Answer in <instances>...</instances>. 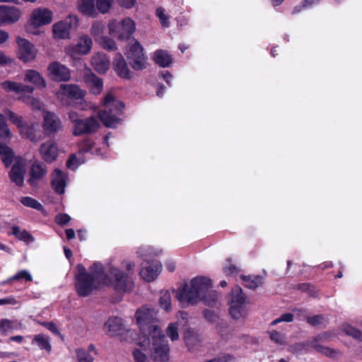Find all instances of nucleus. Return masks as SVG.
<instances>
[{
  "instance_id": "49530a36",
  "label": "nucleus",
  "mask_w": 362,
  "mask_h": 362,
  "mask_svg": "<svg viewBox=\"0 0 362 362\" xmlns=\"http://www.w3.org/2000/svg\"><path fill=\"white\" fill-rule=\"evenodd\" d=\"M114 0H95V6L98 11L106 13L109 11Z\"/></svg>"
},
{
  "instance_id": "69168bd1",
  "label": "nucleus",
  "mask_w": 362,
  "mask_h": 362,
  "mask_svg": "<svg viewBox=\"0 0 362 362\" xmlns=\"http://www.w3.org/2000/svg\"><path fill=\"white\" fill-rule=\"evenodd\" d=\"M33 90H34V88L33 86L18 83V93H32L33 92Z\"/></svg>"
},
{
  "instance_id": "e433bc0d",
  "label": "nucleus",
  "mask_w": 362,
  "mask_h": 362,
  "mask_svg": "<svg viewBox=\"0 0 362 362\" xmlns=\"http://www.w3.org/2000/svg\"><path fill=\"white\" fill-rule=\"evenodd\" d=\"M4 112L8 117L9 120L17 127L18 130H20L25 124V122L22 116L18 115L8 109L5 110Z\"/></svg>"
},
{
  "instance_id": "3c124183",
  "label": "nucleus",
  "mask_w": 362,
  "mask_h": 362,
  "mask_svg": "<svg viewBox=\"0 0 362 362\" xmlns=\"http://www.w3.org/2000/svg\"><path fill=\"white\" fill-rule=\"evenodd\" d=\"M325 315H316L313 316H305V320L311 326L315 327L322 325L325 321Z\"/></svg>"
},
{
  "instance_id": "39448f33",
  "label": "nucleus",
  "mask_w": 362,
  "mask_h": 362,
  "mask_svg": "<svg viewBox=\"0 0 362 362\" xmlns=\"http://www.w3.org/2000/svg\"><path fill=\"white\" fill-rule=\"evenodd\" d=\"M247 296L243 293L242 288L235 286L228 298V305L229 306V314L230 317L235 320H240L246 318L247 315Z\"/></svg>"
},
{
  "instance_id": "f704fd0d",
  "label": "nucleus",
  "mask_w": 362,
  "mask_h": 362,
  "mask_svg": "<svg viewBox=\"0 0 362 362\" xmlns=\"http://www.w3.org/2000/svg\"><path fill=\"white\" fill-rule=\"evenodd\" d=\"M240 278L245 283V286L250 289H255L262 284V279L259 276L241 275Z\"/></svg>"
},
{
  "instance_id": "f8f14e48",
  "label": "nucleus",
  "mask_w": 362,
  "mask_h": 362,
  "mask_svg": "<svg viewBox=\"0 0 362 362\" xmlns=\"http://www.w3.org/2000/svg\"><path fill=\"white\" fill-rule=\"evenodd\" d=\"M77 124L76 127H73V134L74 136L95 134L100 127V122L93 116L81 119Z\"/></svg>"
},
{
  "instance_id": "6ab92c4d",
  "label": "nucleus",
  "mask_w": 362,
  "mask_h": 362,
  "mask_svg": "<svg viewBox=\"0 0 362 362\" xmlns=\"http://www.w3.org/2000/svg\"><path fill=\"white\" fill-rule=\"evenodd\" d=\"M21 16V11L14 6H0V25L12 24Z\"/></svg>"
},
{
  "instance_id": "4d7b16f0",
  "label": "nucleus",
  "mask_w": 362,
  "mask_h": 362,
  "mask_svg": "<svg viewBox=\"0 0 362 362\" xmlns=\"http://www.w3.org/2000/svg\"><path fill=\"white\" fill-rule=\"evenodd\" d=\"M203 314L204 317L210 322L217 323L219 321V317L214 311L205 309L203 310Z\"/></svg>"
},
{
  "instance_id": "f257e3e1",
  "label": "nucleus",
  "mask_w": 362,
  "mask_h": 362,
  "mask_svg": "<svg viewBox=\"0 0 362 362\" xmlns=\"http://www.w3.org/2000/svg\"><path fill=\"white\" fill-rule=\"evenodd\" d=\"M211 281L204 276L194 278L190 284H186L179 288L176 293L177 299L185 305H194L199 300L204 301L205 305L211 307H217L218 295L215 291H211Z\"/></svg>"
},
{
  "instance_id": "423d86ee",
  "label": "nucleus",
  "mask_w": 362,
  "mask_h": 362,
  "mask_svg": "<svg viewBox=\"0 0 362 362\" xmlns=\"http://www.w3.org/2000/svg\"><path fill=\"white\" fill-rule=\"evenodd\" d=\"M125 54L129 64L136 71L144 69L146 67V57L144 54V49L139 41L132 39L128 44Z\"/></svg>"
},
{
  "instance_id": "c85d7f7f",
  "label": "nucleus",
  "mask_w": 362,
  "mask_h": 362,
  "mask_svg": "<svg viewBox=\"0 0 362 362\" xmlns=\"http://www.w3.org/2000/svg\"><path fill=\"white\" fill-rule=\"evenodd\" d=\"M25 172V170L23 165L19 163L14 164L8 174L11 181L18 187H23Z\"/></svg>"
},
{
  "instance_id": "c03bdc74",
  "label": "nucleus",
  "mask_w": 362,
  "mask_h": 362,
  "mask_svg": "<svg viewBox=\"0 0 362 362\" xmlns=\"http://www.w3.org/2000/svg\"><path fill=\"white\" fill-rule=\"evenodd\" d=\"M159 303L161 308L166 311L170 310L171 307V297L169 291H165L161 292V296L159 298Z\"/></svg>"
},
{
  "instance_id": "7c9ffc66",
  "label": "nucleus",
  "mask_w": 362,
  "mask_h": 362,
  "mask_svg": "<svg viewBox=\"0 0 362 362\" xmlns=\"http://www.w3.org/2000/svg\"><path fill=\"white\" fill-rule=\"evenodd\" d=\"M24 81L32 83L40 88H44L47 86L45 80L40 74L33 69H28L25 71Z\"/></svg>"
},
{
  "instance_id": "dca6fc26",
  "label": "nucleus",
  "mask_w": 362,
  "mask_h": 362,
  "mask_svg": "<svg viewBox=\"0 0 362 362\" xmlns=\"http://www.w3.org/2000/svg\"><path fill=\"white\" fill-rule=\"evenodd\" d=\"M82 78L90 93L96 95L100 94L103 88L102 78L98 77L90 69L84 70Z\"/></svg>"
},
{
  "instance_id": "2eb2a0df",
  "label": "nucleus",
  "mask_w": 362,
  "mask_h": 362,
  "mask_svg": "<svg viewBox=\"0 0 362 362\" xmlns=\"http://www.w3.org/2000/svg\"><path fill=\"white\" fill-rule=\"evenodd\" d=\"M110 275L114 278L115 288L119 292L129 291L133 288V282L129 276L117 268H111Z\"/></svg>"
},
{
  "instance_id": "5fc2aeb1",
  "label": "nucleus",
  "mask_w": 362,
  "mask_h": 362,
  "mask_svg": "<svg viewBox=\"0 0 362 362\" xmlns=\"http://www.w3.org/2000/svg\"><path fill=\"white\" fill-rule=\"evenodd\" d=\"M18 83L11 81H6L2 83H1V86L2 88H4L6 92H15L16 93H18Z\"/></svg>"
},
{
  "instance_id": "9d476101",
  "label": "nucleus",
  "mask_w": 362,
  "mask_h": 362,
  "mask_svg": "<svg viewBox=\"0 0 362 362\" xmlns=\"http://www.w3.org/2000/svg\"><path fill=\"white\" fill-rule=\"evenodd\" d=\"M77 27V18L74 16H69L64 21L58 22L53 25L54 37L59 39L69 37L70 31Z\"/></svg>"
},
{
  "instance_id": "680f3d73",
  "label": "nucleus",
  "mask_w": 362,
  "mask_h": 362,
  "mask_svg": "<svg viewBox=\"0 0 362 362\" xmlns=\"http://www.w3.org/2000/svg\"><path fill=\"white\" fill-rule=\"evenodd\" d=\"M270 339L273 341L279 344H284V337L279 332L276 331H272L270 333Z\"/></svg>"
},
{
  "instance_id": "58836bf2",
  "label": "nucleus",
  "mask_w": 362,
  "mask_h": 362,
  "mask_svg": "<svg viewBox=\"0 0 362 362\" xmlns=\"http://www.w3.org/2000/svg\"><path fill=\"white\" fill-rule=\"evenodd\" d=\"M37 345L41 348L50 351L52 350V346L49 344V338L43 334L35 335L33 339Z\"/></svg>"
},
{
  "instance_id": "2f4dec72",
  "label": "nucleus",
  "mask_w": 362,
  "mask_h": 362,
  "mask_svg": "<svg viewBox=\"0 0 362 362\" xmlns=\"http://www.w3.org/2000/svg\"><path fill=\"white\" fill-rule=\"evenodd\" d=\"M105 328L107 329V332L113 335L117 332L123 329V324L121 318L117 317H112L109 318L105 324Z\"/></svg>"
},
{
  "instance_id": "37998d69",
  "label": "nucleus",
  "mask_w": 362,
  "mask_h": 362,
  "mask_svg": "<svg viewBox=\"0 0 362 362\" xmlns=\"http://www.w3.org/2000/svg\"><path fill=\"white\" fill-rule=\"evenodd\" d=\"M178 327L177 322L170 323L168 326L165 332L171 341H176L179 339Z\"/></svg>"
},
{
  "instance_id": "9b49d317",
  "label": "nucleus",
  "mask_w": 362,
  "mask_h": 362,
  "mask_svg": "<svg viewBox=\"0 0 362 362\" xmlns=\"http://www.w3.org/2000/svg\"><path fill=\"white\" fill-rule=\"evenodd\" d=\"M48 76L56 82L68 81L71 78L70 70L59 62H53L47 67Z\"/></svg>"
},
{
  "instance_id": "ea45409f",
  "label": "nucleus",
  "mask_w": 362,
  "mask_h": 362,
  "mask_svg": "<svg viewBox=\"0 0 362 362\" xmlns=\"http://www.w3.org/2000/svg\"><path fill=\"white\" fill-rule=\"evenodd\" d=\"M341 329L346 334L351 336L356 339L362 340V332L359 329L349 325H344Z\"/></svg>"
},
{
  "instance_id": "09e8293b",
  "label": "nucleus",
  "mask_w": 362,
  "mask_h": 362,
  "mask_svg": "<svg viewBox=\"0 0 362 362\" xmlns=\"http://www.w3.org/2000/svg\"><path fill=\"white\" fill-rule=\"evenodd\" d=\"M105 26L100 22H95L90 28V33L95 38V40H98V37H101L102 34L104 33Z\"/></svg>"
},
{
  "instance_id": "b1692460",
  "label": "nucleus",
  "mask_w": 362,
  "mask_h": 362,
  "mask_svg": "<svg viewBox=\"0 0 362 362\" xmlns=\"http://www.w3.org/2000/svg\"><path fill=\"white\" fill-rule=\"evenodd\" d=\"M21 135L29 139L30 141L36 143L41 140V136L39 132V125L37 123L27 124L21 127L19 130Z\"/></svg>"
},
{
  "instance_id": "338daca9",
  "label": "nucleus",
  "mask_w": 362,
  "mask_h": 362,
  "mask_svg": "<svg viewBox=\"0 0 362 362\" xmlns=\"http://www.w3.org/2000/svg\"><path fill=\"white\" fill-rule=\"evenodd\" d=\"M68 117L70 121L74 124L73 127H76L78 125V122H79L81 120L78 113L74 111L69 112Z\"/></svg>"
},
{
  "instance_id": "473e14b6",
  "label": "nucleus",
  "mask_w": 362,
  "mask_h": 362,
  "mask_svg": "<svg viewBox=\"0 0 362 362\" xmlns=\"http://www.w3.org/2000/svg\"><path fill=\"white\" fill-rule=\"evenodd\" d=\"M153 59L156 64L161 67H168L172 63L171 57L164 50H157L154 53Z\"/></svg>"
},
{
  "instance_id": "72a5a7b5",
  "label": "nucleus",
  "mask_w": 362,
  "mask_h": 362,
  "mask_svg": "<svg viewBox=\"0 0 362 362\" xmlns=\"http://www.w3.org/2000/svg\"><path fill=\"white\" fill-rule=\"evenodd\" d=\"M0 156L6 167L13 162V152L12 149L2 143H0Z\"/></svg>"
},
{
  "instance_id": "0e129e2a",
  "label": "nucleus",
  "mask_w": 362,
  "mask_h": 362,
  "mask_svg": "<svg viewBox=\"0 0 362 362\" xmlns=\"http://www.w3.org/2000/svg\"><path fill=\"white\" fill-rule=\"evenodd\" d=\"M42 325L45 327L47 329L53 332L54 334L57 335H60V332L58 330V328L56 325V324L53 322H42Z\"/></svg>"
},
{
  "instance_id": "774afa93",
  "label": "nucleus",
  "mask_w": 362,
  "mask_h": 362,
  "mask_svg": "<svg viewBox=\"0 0 362 362\" xmlns=\"http://www.w3.org/2000/svg\"><path fill=\"white\" fill-rule=\"evenodd\" d=\"M76 157L74 155L70 156L69 160L66 161V165L69 168H75L77 166Z\"/></svg>"
},
{
  "instance_id": "ddd939ff",
  "label": "nucleus",
  "mask_w": 362,
  "mask_h": 362,
  "mask_svg": "<svg viewBox=\"0 0 362 362\" xmlns=\"http://www.w3.org/2000/svg\"><path fill=\"white\" fill-rule=\"evenodd\" d=\"M136 320L146 335H148V328L156 320L157 311L153 308H142L136 313Z\"/></svg>"
},
{
  "instance_id": "cd10ccee",
  "label": "nucleus",
  "mask_w": 362,
  "mask_h": 362,
  "mask_svg": "<svg viewBox=\"0 0 362 362\" xmlns=\"http://www.w3.org/2000/svg\"><path fill=\"white\" fill-rule=\"evenodd\" d=\"M51 185L52 189L58 194H64L66 187L65 175L59 169H55L52 173Z\"/></svg>"
},
{
  "instance_id": "20e7f679",
  "label": "nucleus",
  "mask_w": 362,
  "mask_h": 362,
  "mask_svg": "<svg viewBox=\"0 0 362 362\" xmlns=\"http://www.w3.org/2000/svg\"><path fill=\"white\" fill-rule=\"evenodd\" d=\"M148 341L151 343L152 359L156 362H167L169 360L170 348L165 335L158 325L148 327Z\"/></svg>"
},
{
  "instance_id": "4468645a",
  "label": "nucleus",
  "mask_w": 362,
  "mask_h": 362,
  "mask_svg": "<svg viewBox=\"0 0 362 362\" xmlns=\"http://www.w3.org/2000/svg\"><path fill=\"white\" fill-rule=\"evenodd\" d=\"M86 91L81 89L76 84L62 83L59 86V89L57 92V97L62 101L66 97L71 99L78 100L85 96Z\"/></svg>"
},
{
  "instance_id": "de8ad7c7",
  "label": "nucleus",
  "mask_w": 362,
  "mask_h": 362,
  "mask_svg": "<svg viewBox=\"0 0 362 362\" xmlns=\"http://www.w3.org/2000/svg\"><path fill=\"white\" fill-rule=\"evenodd\" d=\"M24 279L27 281H31L33 280L31 275L28 273V272L25 270H22L18 272L16 275L11 276L8 280L4 281L3 284L9 283L12 281H18L20 279Z\"/></svg>"
},
{
  "instance_id": "6e6d98bb",
  "label": "nucleus",
  "mask_w": 362,
  "mask_h": 362,
  "mask_svg": "<svg viewBox=\"0 0 362 362\" xmlns=\"http://www.w3.org/2000/svg\"><path fill=\"white\" fill-rule=\"evenodd\" d=\"M23 101L30 106L33 110H40L41 108L40 102L33 97L28 96L23 98Z\"/></svg>"
},
{
  "instance_id": "603ef678",
  "label": "nucleus",
  "mask_w": 362,
  "mask_h": 362,
  "mask_svg": "<svg viewBox=\"0 0 362 362\" xmlns=\"http://www.w3.org/2000/svg\"><path fill=\"white\" fill-rule=\"evenodd\" d=\"M77 360L78 362H93V358L88 351L84 349H78L76 351Z\"/></svg>"
},
{
  "instance_id": "c9c22d12",
  "label": "nucleus",
  "mask_w": 362,
  "mask_h": 362,
  "mask_svg": "<svg viewBox=\"0 0 362 362\" xmlns=\"http://www.w3.org/2000/svg\"><path fill=\"white\" fill-rule=\"evenodd\" d=\"M12 234L18 240L25 242H33L34 238L25 230H21L20 227L14 226L12 227Z\"/></svg>"
},
{
  "instance_id": "a211bd4d",
  "label": "nucleus",
  "mask_w": 362,
  "mask_h": 362,
  "mask_svg": "<svg viewBox=\"0 0 362 362\" xmlns=\"http://www.w3.org/2000/svg\"><path fill=\"white\" fill-rule=\"evenodd\" d=\"M329 337L330 336L327 332H324L309 339L310 341L312 342L311 347H313L317 352L326 356L333 358L336 356L337 353V351L327 346H323L319 344L320 341H328Z\"/></svg>"
},
{
  "instance_id": "4c0bfd02",
  "label": "nucleus",
  "mask_w": 362,
  "mask_h": 362,
  "mask_svg": "<svg viewBox=\"0 0 362 362\" xmlns=\"http://www.w3.org/2000/svg\"><path fill=\"white\" fill-rule=\"evenodd\" d=\"M312 342L310 341V339L303 341V342H297L293 344H291L288 346V351L293 354H298L301 352L303 350L305 349L308 346H311Z\"/></svg>"
},
{
  "instance_id": "4be33fe9",
  "label": "nucleus",
  "mask_w": 362,
  "mask_h": 362,
  "mask_svg": "<svg viewBox=\"0 0 362 362\" xmlns=\"http://www.w3.org/2000/svg\"><path fill=\"white\" fill-rule=\"evenodd\" d=\"M39 151L42 158L47 163L53 162L58 155L57 146L52 141L42 144L40 146Z\"/></svg>"
},
{
  "instance_id": "8fccbe9b",
  "label": "nucleus",
  "mask_w": 362,
  "mask_h": 362,
  "mask_svg": "<svg viewBox=\"0 0 362 362\" xmlns=\"http://www.w3.org/2000/svg\"><path fill=\"white\" fill-rule=\"evenodd\" d=\"M12 136V134L9 130L8 125L5 121V119L0 123V139L2 140H10Z\"/></svg>"
},
{
  "instance_id": "0eeeda50",
  "label": "nucleus",
  "mask_w": 362,
  "mask_h": 362,
  "mask_svg": "<svg viewBox=\"0 0 362 362\" xmlns=\"http://www.w3.org/2000/svg\"><path fill=\"white\" fill-rule=\"evenodd\" d=\"M109 33L115 35L118 40H127L134 33L136 27L134 22L129 18H126L117 22L112 20L108 25Z\"/></svg>"
},
{
  "instance_id": "a18cd8bd",
  "label": "nucleus",
  "mask_w": 362,
  "mask_h": 362,
  "mask_svg": "<svg viewBox=\"0 0 362 362\" xmlns=\"http://www.w3.org/2000/svg\"><path fill=\"white\" fill-rule=\"evenodd\" d=\"M21 202L26 206L41 211L43 209L42 205L38 202L36 199L29 197H23L21 200Z\"/></svg>"
},
{
  "instance_id": "7ed1b4c3",
  "label": "nucleus",
  "mask_w": 362,
  "mask_h": 362,
  "mask_svg": "<svg viewBox=\"0 0 362 362\" xmlns=\"http://www.w3.org/2000/svg\"><path fill=\"white\" fill-rule=\"evenodd\" d=\"M104 110L98 112V116L103 124L110 128L115 126L122 122L119 116L122 114L124 108L123 102L117 100L112 93H107L103 98Z\"/></svg>"
},
{
  "instance_id": "f03ea898",
  "label": "nucleus",
  "mask_w": 362,
  "mask_h": 362,
  "mask_svg": "<svg viewBox=\"0 0 362 362\" xmlns=\"http://www.w3.org/2000/svg\"><path fill=\"white\" fill-rule=\"evenodd\" d=\"M76 269V289L80 296L86 297L90 295L100 284L107 281V276L100 263H94L90 267V272H88L81 264H78Z\"/></svg>"
},
{
  "instance_id": "052dcab7",
  "label": "nucleus",
  "mask_w": 362,
  "mask_h": 362,
  "mask_svg": "<svg viewBox=\"0 0 362 362\" xmlns=\"http://www.w3.org/2000/svg\"><path fill=\"white\" fill-rule=\"evenodd\" d=\"M71 217L66 214H59L55 216V222L61 226H64L69 222Z\"/></svg>"
},
{
  "instance_id": "1a4fd4ad",
  "label": "nucleus",
  "mask_w": 362,
  "mask_h": 362,
  "mask_svg": "<svg viewBox=\"0 0 362 362\" xmlns=\"http://www.w3.org/2000/svg\"><path fill=\"white\" fill-rule=\"evenodd\" d=\"M16 42L18 47V58L23 62L33 61L36 58L37 50L35 45L25 38L18 37Z\"/></svg>"
},
{
  "instance_id": "a19ab883",
  "label": "nucleus",
  "mask_w": 362,
  "mask_h": 362,
  "mask_svg": "<svg viewBox=\"0 0 362 362\" xmlns=\"http://www.w3.org/2000/svg\"><path fill=\"white\" fill-rule=\"evenodd\" d=\"M217 332L221 336L222 338L228 339L230 333L228 332V325L224 320H219L216 325Z\"/></svg>"
},
{
  "instance_id": "e2e57ef3",
  "label": "nucleus",
  "mask_w": 362,
  "mask_h": 362,
  "mask_svg": "<svg viewBox=\"0 0 362 362\" xmlns=\"http://www.w3.org/2000/svg\"><path fill=\"white\" fill-rule=\"evenodd\" d=\"M156 15L159 18L163 26L168 27L169 25V22L168 21V18L165 15L164 10L162 8H157Z\"/></svg>"
},
{
  "instance_id": "c756f323",
  "label": "nucleus",
  "mask_w": 362,
  "mask_h": 362,
  "mask_svg": "<svg viewBox=\"0 0 362 362\" xmlns=\"http://www.w3.org/2000/svg\"><path fill=\"white\" fill-rule=\"evenodd\" d=\"M95 0H78V9L83 15L95 18L98 11L95 6Z\"/></svg>"
},
{
  "instance_id": "a878e982",
  "label": "nucleus",
  "mask_w": 362,
  "mask_h": 362,
  "mask_svg": "<svg viewBox=\"0 0 362 362\" xmlns=\"http://www.w3.org/2000/svg\"><path fill=\"white\" fill-rule=\"evenodd\" d=\"M162 266L158 262L148 264L140 272L141 277L148 282L153 281L161 271Z\"/></svg>"
},
{
  "instance_id": "bf43d9fd",
  "label": "nucleus",
  "mask_w": 362,
  "mask_h": 362,
  "mask_svg": "<svg viewBox=\"0 0 362 362\" xmlns=\"http://www.w3.org/2000/svg\"><path fill=\"white\" fill-rule=\"evenodd\" d=\"M134 362H148V358L146 354L139 349H135L133 351Z\"/></svg>"
},
{
  "instance_id": "aec40b11",
  "label": "nucleus",
  "mask_w": 362,
  "mask_h": 362,
  "mask_svg": "<svg viewBox=\"0 0 362 362\" xmlns=\"http://www.w3.org/2000/svg\"><path fill=\"white\" fill-rule=\"evenodd\" d=\"M62 127L59 117L53 112L43 113V128L47 134H56Z\"/></svg>"
},
{
  "instance_id": "79ce46f5",
  "label": "nucleus",
  "mask_w": 362,
  "mask_h": 362,
  "mask_svg": "<svg viewBox=\"0 0 362 362\" xmlns=\"http://www.w3.org/2000/svg\"><path fill=\"white\" fill-rule=\"evenodd\" d=\"M99 43L103 49L107 51L112 52L117 49L115 42L107 36L101 37Z\"/></svg>"
},
{
  "instance_id": "f3484780",
  "label": "nucleus",
  "mask_w": 362,
  "mask_h": 362,
  "mask_svg": "<svg viewBox=\"0 0 362 362\" xmlns=\"http://www.w3.org/2000/svg\"><path fill=\"white\" fill-rule=\"evenodd\" d=\"M93 45L92 39L86 35L81 36L76 44L66 47V52L71 55L87 54Z\"/></svg>"
},
{
  "instance_id": "5701e85b",
  "label": "nucleus",
  "mask_w": 362,
  "mask_h": 362,
  "mask_svg": "<svg viewBox=\"0 0 362 362\" xmlns=\"http://www.w3.org/2000/svg\"><path fill=\"white\" fill-rule=\"evenodd\" d=\"M113 69L117 75L124 78H131L133 73L129 70L127 64L120 53H117L113 61Z\"/></svg>"
},
{
  "instance_id": "6e6552de",
  "label": "nucleus",
  "mask_w": 362,
  "mask_h": 362,
  "mask_svg": "<svg viewBox=\"0 0 362 362\" xmlns=\"http://www.w3.org/2000/svg\"><path fill=\"white\" fill-rule=\"evenodd\" d=\"M52 12L46 8H37L30 14L28 29H36L42 25H47L52 21Z\"/></svg>"
},
{
  "instance_id": "864d4df0",
  "label": "nucleus",
  "mask_w": 362,
  "mask_h": 362,
  "mask_svg": "<svg viewBox=\"0 0 362 362\" xmlns=\"http://www.w3.org/2000/svg\"><path fill=\"white\" fill-rule=\"evenodd\" d=\"M14 321L7 319L0 320V333L6 334L9 330L14 328Z\"/></svg>"
},
{
  "instance_id": "bb28decb",
  "label": "nucleus",
  "mask_w": 362,
  "mask_h": 362,
  "mask_svg": "<svg viewBox=\"0 0 362 362\" xmlns=\"http://www.w3.org/2000/svg\"><path fill=\"white\" fill-rule=\"evenodd\" d=\"M184 341L189 350L194 351L202 344L201 335L193 329H187L184 334Z\"/></svg>"
},
{
  "instance_id": "13d9d810",
  "label": "nucleus",
  "mask_w": 362,
  "mask_h": 362,
  "mask_svg": "<svg viewBox=\"0 0 362 362\" xmlns=\"http://www.w3.org/2000/svg\"><path fill=\"white\" fill-rule=\"evenodd\" d=\"M93 146L94 142L91 139H85L79 144V151L82 152H88L92 149Z\"/></svg>"
},
{
  "instance_id": "393cba45",
  "label": "nucleus",
  "mask_w": 362,
  "mask_h": 362,
  "mask_svg": "<svg viewBox=\"0 0 362 362\" xmlns=\"http://www.w3.org/2000/svg\"><path fill=\"white\" fill-rule=\"evenodd\" d=\"M91 65L99 74H105L110 68V62L105 54L97 53L93 56Z\"/></svg>"
},
{
  "instance_id": "412c9836",
  "label": "nucleus",
  "mask_w": 362,
  "mask_h": 362,
  "mask_svg": "<svg viewBox=\"0 0 362 362\" xmlns=\"http://www.w3.org/2000/svg\"><path fill=\"white\" fill-rule=\"evenodd\" d=\"M47 166L44 163L35 160L30 169V178L28 182L33 187H36L39 180H41L47 174Z\"/></svg>"
}]
</instances>
